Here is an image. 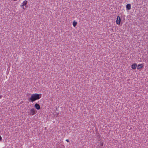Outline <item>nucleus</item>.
<instances>
[{
	"label": "nucleus",
	"instance_id": "obj_10",
	"mask_svg": "<svg viewBox=\"0 0 148 148\" xmlns=\"http://www.w3.org/2000/svg\"><path fill=\"white\" fill-rule=\"evenodd\" d=\"M77 24V22L75 21H74L73 23V25L74 27H75Z\"/></svg>",
	"mask_w": 148,
	"mask_h": 148
},
{
	"label": "nucleus",
	"instance_id": "obj_9",
	"mask_svg": "<svg viewBox=\"0 0 148 148\" xmlns=\"http://www.w3.org/2000/svg\"><path fill=\"white\" fill-rule=\"evenodd\" d=\"M103 145V142L102 141H100V142L98 144V145L99 146V147H102Z\"/></svg>",
	"mask_w": 148,
	"mask_h": 148
},
{
	"label": "nucleus",
	"instance_id": "obj_5",
	"mask_svg": "<svg viewBox=\"0 0 148 148\" xmlns=\"http://www.w3.org/2000/svg\"><path fill=\"white\" fill-rule=\"evenodd\" d=\"M35 107L37 110H39L40 109V106L39 104L36 103L34 105Z\"/></svg>",
	"mask_w": 148,
	"mask_h": 148
},
{
	"label": "nucleus",
	"instance_id": "obj_4",
	"mask_svg": "<svg viewBox=\"0 0 148 148\" xmlns=\"http://www.w3.org/2000/svg\"><path fill=\"white\" fill-rule=\"evenodd\" d=\"M121 22V18L119 16H118L117 17V20L116 21V24L118 25H119Z\"/></svg>",
	"mask_w": 148,
	"mask_h": 148
},
{
	"label": "nucleus",
	"instance_id": "obj_2",
	"mask_svg": "<svg viewBox=\"0 0 148 148\" xmlns=\"http://www.w3.org/2000/svg\"><path fill=\"white\" fill-rule=\"evenodd\" d=\"M30 114L32 115H33L36 113V110L34 108H32L30 110Z\"/></svg>",
	"mask_w": 148,
	"mask_h": 148
},
{
	"label": "nucleus",
	"instance_id": "obj_1",
	"mask_svg": "<svg viewBox=\"0 0 148 148\" xmlns=\"http://www.w3.org/2000/svg\"><path fill=\"white\" fill-rule=\"evenodd\" d=\"M41 97V94H32L31 97L29 98L28 100L30 102H33L36 100L39 99Z\"/></svg>",
	"mask_w": 148,
	"mask_h": 148
},
{
	"label": "nucleus",
	"instance_id": "obj_11",
	"mask_svg": "<svg viewBox=\"0 0 148 148\" xmlns=\"http://www.w3.org/2000/svg\"><path fill=\"white\" fill-rule=\"evenodd\" d=\"M2 138L1 136L0 135V141L1 140H2Z\"/></svg>",
	"mask_w": 148,
	"mask_h": 148
},
{
	"label": "nucleus",
	"instance_id": "obj_6",
	"mask_svg": "<svg viewBox=\"0 0 148 148\" xmlns=\"http://www.w3.org/2000/svg\"><path fill=\"white\" fill-rule=\"evenodd\" d=\"M137 67V64L136 63H134L132 65V68L133 69H135Z\"/></svg>",
	"mask_w": 148,
	"mask_h": 148
},
{
	"label": "nucleus",
	"instance_id": "obj_7",
	"mask_svg": "<svg viewBox=\"0 0 148 148\" xmlns=\"http://www.w3.org/2000/svg\"><path fill=\"white\" fill-rule=\"evenodd\" d=\"M144 66L143 64H138L137 67V69H139L142 68Z\"/></svg>",
	"mask_w": 148,
	"mask_h": 148
},
{
	"label": "nucleus",
	"instance_id": "obj_8",
	"mask_svg": "<svg viewBox=\"0 0 148 148\" xmlns=\"http://www.w3.org/2000/svg\"><path fill=\"white\" fill-rule=\"evenodd\" d=\"M126 8L128 10H130L131 8V5L130 4H128L126 6Z\"/></svg>",
	"mask_w": 148,
	"mask_h": 148
},
{
	"label": "nucleus",
	"instance_id": "obj_12",
	"mask_svg": "<svg viewBox=\"0 0 148 148\" xmlns=\"http://www.w3.org/2000/svg\"><path fill=\"white\" fill-rule=\"evenodd\" d=\"M66 140L68 142H69V141L68 139H66Z\"/></svg>",
	"mask_w": 148,
	"mask_h": 148
},
{
	"label": "nucleus",
	"instance_id": "obj_3",
	"mask_svg": "<svg viewBox=\"0 0 148 148\" xmlns=\"http://www.w3.org/2000/svg\"><path fill=\"white\" fill-rule=\"evenodd\" d=\"M27 1L25 0L23 1V2L21 3V7H22L23 8V9H25L24 8V6L25 5H26L27 3Z\"/></svg>",
	"mask_w": 148,
	"mask_h": 148
},
{
	"label": "nucleus",
	"instance_id": "obj_13",
	"mask_svg": "<svg viewBox=\"0 0 148 148\" xmlns=\"http://www.w3.org/2000/svg\"><path fill=\"white\" fill-rule=\"evenodd\" d=\"M2 97V95L0 96V99H1Z\"/></svg>",
	"mask_w": 148,
	"mask_h": 148
}]
</instances>
